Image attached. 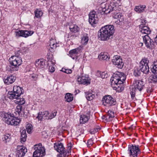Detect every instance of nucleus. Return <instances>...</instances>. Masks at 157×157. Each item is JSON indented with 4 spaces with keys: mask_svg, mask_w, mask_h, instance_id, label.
I'll return each mask as SVG.
<instances>
[{
    "mask_svg": "<svg viewBox=\"0 0 157 157\" xmlns=\"http://www.w3.org/2000/svg\"><path fill=\"white\" fill-rule=\"evenodd\" d=\"M33 33L32 31H23L22 30H19L15 32V34L17 36H22L25 37L31 36Z\"/></svg>",
    "mask_w": 157,
    "mask_h": 157,
    "instance_id": "10",
    "label": "nucleus"
},
{
    "mask_svg": "<svg viewBox=\"0 0 157 157\" xmlns=\"http://www.w3.org/2000/svg\"><path fill=\"white\" fill-rule=\"evenodd\" d=\"M146 8L145 5L141 6H137L135 8V10L138 13H141L143 11L144 9Z\"/></svg>",
    "mask_w": 157,
    "mask_h": 157,
    "instance_id": "32",
    "label": "nucleus"
},
{
    "mask_svg": "<svg viewBox=\"0 0 157 157\" xmlns=\"http://www.w3.org/2000/svg\"><path fill=\"white\" fill-rule=\"evenodd\" d=\"M49 71L51 72H53L54 71L55 69V68L53 66H49Z\"/></svg>",
    "mask_w": 157,
    "mask_h": 157,
    "instance_id": "45",
    "label": "nucleus"
},
{
    "mask_svg": "<svg viewBox=\"0 0 157 157\" xmlns=\"http://www.w3.org/2000/svg\"><path fill=\"white\" fill-rule=\"evenodd\" d=\"M56 144H55V146L54 147L56 151L59 153V154H60L61 155H64L65 153L66 152V151L65 150V148L63 146V145L62 143H60L56 145Z\"/></svg>",
    "mask_w": 157,
    "mask_h": 157,
    "instance_id": "14",
    "label": "nucleus"
},
{
    "mask_svg": "<svg viewBox=\"0 0 157 157\" xmlns=\"http://www.w3.org/2000/svg\"><path fill=\"white\" fill-rule=\"evenodd\" d=\"M30 77L34 80H36L37 78V75L35 74H33Z\"/></svg>",
    "mask_w": 157,
    "mask_h": 157,
    "instance_id": "47",
    "label": "nucleus"
},
{
    "mask_svg": "<svg viewBox=\"0 0 157 157\" xmlns=\"http://www.w3.org/2000/svg\"><path fill=\"white\" fill-rule=\"evenodd\" d=\"M116 74H114L113 75V77L110 79L111 84L112 85L116 84L117 85L118 84H122V82L121 80H119V77Z\"/></svg>",
    "mask_w": 157,
    "mask_h": 157,
    "instance_id": "16",
    "label": "nucleus"
},
{
    "mask_svg": "<svg viewBox=\"0 0 157 157\" xmlns=\"http://www.w3.org/2000/svg\"><path fill=\"white\" fill-rule=\"evenodd\" d=\"M134 85L132 87V89L131 90L130 94L131 98L133 99L135 97L136 91V89L139 91H141L144 86V84L143 82L140 80H138L134 83Z\"/></svg>",
    "mask_w": 157,
    "mask_h": 157,
    "instance_id": "5",
    "label": "nucleus"
},
{
    "mask_svg": "<svg viewBox=\"0 0 157 157\" xmlns=\"http://www.w3.org/2000/svg\"><path fill=\"white\" fill-rule=\"evenodd\" d=\"M13 90V92L9 91L8 94V97L10 99L18 98L24 93L23 89L18 86H14Z\"/></svg>",
    "mask_w": 157,
    "mask_h": 157,
    "instance_id": "4",
    "label": "nucleus"
},
{
    "mask_svg": "<svg viewBox=\"0 0 157 157\" xmlns=\"http://www.w3.org/2000/svg\"><path fill=\"white\" fill-rule=\"evenodd\" d=\"M53 40H50V44H54V43H53L52 42V41H53Z\"/></svg>",
    "mask_w": 157,
    "mask_h": 157,
    "instance_id": "62",
    "label": "nucleus"
},
{
    "mask_svg": "<svg viewBox=\"0 0 157 157\" xmlns=\"http://www.w3.org/2000/svg\"><path fill=\"white\" fill-rule=\"evenodd\" d=\"M1 117H3V119L5 121L6 123L8 124L13 125H17L19 123L20 121L14 117L11 116L8 113L2 112L1 114Z\"/></svg>",
    "mask_w": 157,
    "mask_h": 157,
    "instance_id": "3",
    "label": "nucleus"
},
{
    "mask_svg": "<svg viewBox=\"0 0 157 157\" xmlns=\"http://www.w3.org/2000/svg\"><path fill=\"white\" fill-rule=\"evenodd\" d=\"M100 128H95L94 129V131H92L90 132V133L91 134H94L95 132H98L99 130L100 129Z\"/></svg>",
    "mask_w": 157,
    "mask_h": 157,
    "instance_id": "48",
    "label": "nucleus"
},
{
    "mask_svg": "<svg viewBox=\"0 0 157 157\" xmlns=\"http://www.w3.org/2000/svg\"><path fill=\"white\" fill-rule=\"evenodd\" d=\"M103 104L104 105L109 106L115 105L116 104V101L109 95L104 97L102 100Z\"/></svg>",
    "mask_w": 157,
    "mask_h": 157,
    "instance_id": "8",
    "label": "nucleus"
},
{
    "mask_svg": "<svg viewBox=\"0 0 157 157\" xmlns=\"http://www.w3.org/2000/svg\"><path fill=\"white\" fill-rule=\"evenodd\" d=\"M139 147L138 145H129L128 151L129 152L130 155H132L133 157H138V154L140 153Z\"/></svg>",
    "mask_w": 157,
    "mask_h": 157,
    "instance_id": "7",
    "label": "nucleus"
},
{
    "mask_svg": "<svg viewBox=\"0 0 157 157\" xmlns=\"http://www.w3.org/2000/svg\"><path fill=\"white\" fill-rule=\"evenodd\" d=\"M135 124H132L130 126L129 128V129H133L136 127Z\"/></svg>",
    "mask_w": 157,
    "mask_h": 157,
    "instance_id": "56",
    "label": "nucleus"
},
{
    "mask_svg": "<svg viewBox=\"0 0 157 157\" xmlns=\"http://www.w3.org/2000/svg\"><path fill=\"white\" fill-rule=\"evenodd\" d=\"M115 117L114 112L111 110L108 111L107 115L106 116V120L107 121H111L112 118Z\"/></svg>",
    "mask_w": 157,
    "mask_h": 157,
    "instance_id": "23",
    "label": "nucleus"
},
{
    "mask_svg": "<svg viewBox=\"0 0 157 157\" xmlns=\"http://www.w3.org/2000/svg\"><path fill=\"white\" fill-rule=\"evenodd\" d=\"M57 112L55 111L54 112L50 114V115L48 116V117H47V120L51 119L54 118L56 115V113Z\"/></svg>",
    "mask_w": 157,
    "mask_h": 157,
    "instance_id": "38",
    "label": "nucleus"
},
{
    "mask_svg": "<svg viewBox=\"0 0 157 157\" xmlns=\"http://www.w3.org/2000/svg\"><path fill=\"white\" fill-rule=\"evenodd\" d=\"M48 65H49V64L50 65L51 64H52V66H53L55 64V62H54V61H49L48 60Z\"/></svg>",
    "mask_w": 157,
    "mask_h": 157,
    "instance_id": "50",
    "label": "nucleus"
},
{
    "mask_svg": "<svg viewBox=\"0 0 157 157\" xmlns=\"http://www.w3.org/2000/svg\"><path fill=\"white\" fill-rule=\"evenodd\" d=\"M88 40V37L87 36H83L82 38V40L84 41L85 43H87Z\"/></svg>",
    "mask_w": 157,
    "mask_h": 157,
    "instance_id": "44",
    "label": "nucleus"
},
{
    "mask_svg": "<svg viewBox=\"0 0 157 157\" xmlns=\"http://www.w3.org/2000/svg\"><path fill=\"white\" fill-rule=\"evenodd\" d=\"M143 41L145 44L146 46L149 49H151L153 45L151 39L149 36L147 35H145L143 36Z\"/></svg>",
    "mask_w": 157,
    "mask_h": 157,
    "instance_id": "11",
    "label": "nucleus"
},
{
    "mask_svg": "<svg viewBox=\"0 0 157 157\" xmlns=\"http://www.w3.org/2000/svg\"><path fill=\"white\" fill-rule=\"evenodd\" d=\"M116 8L115 5L113 3H111L110 5H107L105 8L103 9V11L105 14L108 13L115 10Z\"/></svg>",
    "mask_w": 157,
    "mask_h": 157,
    "instance_id": "15",
    "label": "nucleus"
},
{
    "mask_svg": "<svg viewBox=\"0 0 157 157\" xmlns=\"http://www.w3.org/2000/svg\"><path fill=\"white\" fill-rule=\"evenodd\" d=\"M89 117L84 115H81L80 117V121L81 124H84L88 121Z\"/></svg>",
    "mask_w": 157,
    "mask_h": 157,
    "instance_id": "25",
    "label": "nucleus"
},
{
    "mask_svg": "<svg viewBox=\"0 0 157 157\" xmlns=\"http://www.w3.org/2000/svg\"><path fill=\"white\" fill-rule=\"evenodd\" d=\"M33 129L32 126L30 124H27L26 127V129L28 133H30Z\"/></svg>",
    "mask_w": 157,
    "mask_h": 157,
    "instance_id": "37",
    "label": "nucleus"
},
{
    "mask_svg": "<svg viewBox=\"0 0 157 157\" xmlns=\"http://www.w3.org/2000/svg\"><path fill=\"white\" fill-rule=\"evenodd\" d=\"M9 157H11V156H9Z\"/></svg>",
    "mask_w": 157,
    "mask_h": 157,
    "instance_id": "64",
    "label": "nucleus"
},
{
    "mask_svg": "<svg viewBox=\"0 0 157 157\" xmlns=\"http://www.w3.org/2000/svg\"><path fill=\"white\" fill-rule=\"evenodd\" d=\"M22 107L21 105H18L17 106L16 108L15 109L16 111L19 114L22 111Z\"/></svg>",
    "mask_w": 157,
    "mask_h": 157,
    "instance_id": "39",
    "label": "nucleus"
},
{
    "mask_svg": "<svg viewBox=\"0 0 157 157\" xmlns=\"http://www.w3.org/2000/svg\"><path fill=\"white\" fill-rule=\"evenodd\" d=\"M100 77L102 78H106L108 76V75L105 72H102L101 73L100 72Z\"/></svg>",
    "mask_w": 157,
    "mask_h": 157,
    "instance_id": "42",
    "label": "nucleus"
},
{
    "mask_svg": "<svg viewBox=\"0 0 157 157\" xmlns=\"http://www.w3.org/2000/svg\"><path fill=\"white\" fill-rule=\"evenodd\" d=\"M35 13V17L38 18L41 17L43 14L41 10L38 9L36 10Z\"/></svg>",
    "mask_w": 157,
    "mask_h": 157,
    "instance_id": "34",
    "label": "nucleus"
},
{
    "mask_svg": "<svg viewBox=\"0 0 157 157\" xmlns=\"http://www.w3.org/2000/svg\"><path fill=\"white\" fill-rule=\"evenodd\" d=\"M45 65V61L43 59L38 60L36 62V66L39 68H43L44 67Z\"/></svg>",
    "mask_w": 157,
    "mask_h": 157,
    "instance_id": "20",
    "label": "nucleus"
},
{
    "mask_svg": "<svg viewBox=\"0 0 157 157\" xmlns=\"http://www.w3.org/2000/svg\"><path fill=\"white\" fill-rule=\"evenodd\" d=\"M113 17L115 19H118L119 21L121 22L122 21L124 20L123 16L121 15V13H116L115 14V13H114Z\"/></svg>",
    "mask_w": 157,
    "mask_h": 157,
    "instance_id": "29",
    "label": "nucleus"
},
{
    "mask_svg": "<svg viewBox=\"0 0 157 157\" xmlns=\"http://www.w3.org/2000/svg\"><path fill=\"white\" fill-rule=\"evenodd\" d=\"M77 81L80 82L79 84L84 85L90 84V82L88 78L84 76L78 78Z\"/></svg>",
    "mask_w": 157,
    "mask_h": 157,
    "instance_id": "19",
    "label": "nucleus"
},
{
    "mask_svg": "<svg viewBox=\"0 0 157 157\" xmlns=\"http://www.w3.org/2000/svg\"><path fill=\"white\" fill-rule=\"evenodd\" d=\"M117 75V76L119 77H121L124 76V74L123 73H121L120 72H117L116 74Z\"/></svg>",
    "mask_w": 157,
    "mask_h": 157,
    "instance_id": "49",
    "label": "nucleus"
},
{
    "mask_svg": "<svg viewBox=\"0 0 157 157\" xmlns=\"http://www.w3.org/2000/svg\"><path fill=\"white\" fill-rule=\"evenodd\" d=\"M11 139V135L9 134L4 135L2 138L3 141L5 143H7V142L10 141Z\"/></svg>",
    "mask_w": 157,
    "mask_h": 157,
    "instance_id": "26",
    "label": "nucleus"
},
{
    "mask_svg": "<svg viewBox=\"0 0 157 157\" xmlns=\"http://www.w3.org/2000/svg\"><path fill=\"white\" fill-rule=\"evenodd\" d=\"M65 98L66 99V101L68 102L71 101L73 99L72 95L69 93L66 94Z\"/></svg>",
    "mask_w": 157,
    "mask_h": 157,
    "instance_id": "31",
    "label": "nucleus"
},
{
    "mask_svg": "<svg viewBox=\"0 0 157 157\" xmlns=\"http://www.w3.org/2000/svg\"><path fill=\"white\" fill-rule=\"evenodd\" d=\"M106 116H103L102 117V119H105V120H106Z\"/></svg>",
    "mask_w": 157,
    "mask_h": 157,
    "instance_id": "60",
    "label": "nucleus"
},
{
    "mask_svg": "<svg viewBox=\"0 0 157 157\" xmlns=\"http://www.w3.org/2000/svg\"><path fill=\"white\" fill-rule=\"evenodd\" d=\"M26 137L27 136L26 133V131L25 130H23L21 133L20 139L21 143H23L26 141Z\"/></svg>",
    "mask_w": 157,
    "mask_h": 157,
    "instance_id": "24",
    "label": "nucleus"
},
{
    "mask_svg": "<svg viewBox=\"0 0 157 157\" xmlns=\"http://www.w3.org/2000/svg\"><path fill=\"white\" fill-rule=\"evenodd\" d=\"M40 144L34 146L35 151L33 153V157H42L45 155L44 148L42 147L41 144Z\"/></svg>",
    "mask_w": 157,
    "mask_h": 157,
    "instance_id": "6",
    "label": "nucleus"
},
{
    "mask_svg": "<svg viewBox=\"0 0 157 157\" xmlns=\"http://www.w3.org/2000/svg\"><path fill=\"white\" fill-rule=\"evenodd\" d=\"M67 69H66L62 68V71L64 73H66V71H67Z\"/></svg>",
    "mask_w": 157,
    "mask_h": 157,
    "instance_id": "59",
    "label": "nucleus"
},
{
    "mask_svg": "<svg viewBox=\"0 0 157 157\" xmlns=\"http://www.w3.org/2000/svg\"><path fill=\"white\" fill-rule=\"evenodd\" d=\"M141 72L142 71L140 67H137L134 70V75L136 76H139L141 74Z\"/></svg>",
    "mask_w": 157,
    "mask_h": 157,
    "instance_id": "33",
    "label": "nucleus"
},
{
    "mask_svg": "<svg viewBox=\"0 0 157 157\" xmlns=\"http://www.w3.org/2000/svg\"><path fill=\"white\" fill-rule=\"evenodd\" d=\"M78 50L77 49H75L71 50L69 51V54L71 55V56L73 54H76L78 53Z\"/></svg>",
    "mask_w": 157,
    "mask_h": 157,
    "instance_id": "41",
    "label": "nucleus"
},
{
    "mask_svg": "<svg viewBox=\"0 0 157 157\" xmlns=\"http://www.w3.org/2000/svg\"><path fill=\"white\" fill-rule=\"evenodd\" d=\"M140 46H142L143 45V43H140Z\"/></svg>",
    "mask_w": 157,
    "mask_h": 157,
    "instance_id": "61",
    "label": "nucleus"
},
{
    "mask_svg": "<svg viewBox=\"0 0 157 157\" xmlns=\"http://www.w3.org/2000/svg\"><path fill=\"white\" fill-rule=\"evenodd\" d=\"M93 143V142L91 140H89L88 141V147H90Z\"/></svg>",
    "mask_w": 157,
    "mask_h": 157,
    "instance_id": "51",
    "label": "nucleus"
},
{
    "mask_svg": "<svg viewBox=\"0 0 157 157\" xmlns=\"http://www.w3.org/2000/svg\"><path fill=\"white\" fill-rule=\"evenodd\" d=\"M70 30L74 33H76L78 32L79 30V28L76 25H74L72 28H70Z\"/></svg>",
    "mask_w": 157,
    "mask_h": 157,
    "instance_id": "35",
    "label": "nucleus"
},
{
    "mask_svg": "<svg viewBox=\"0 0 157 157\" xmlns=\"http://www.w3.org/2000/svg\"><path fill=\"white\" fill-rule=\"evenodd\" d=\"M150 78L153 82L157 83V75L155 74L153 75H151L150 76Z\"/></svg>",
    "mask_w": 157,
    "mask_h": 157,
    "instance_id": "36",
    "label": "nucleus"
},
{
    "mask_svg": "<svg viewBox=\"0 0 157 157\" xmlns=\"http://www.w3.org/2000/svg\"><path fill=\"white\" fill-rule=\"evenodd\" d=\"M16 54L15 56H11L9 59L10 65L8 67V70L10 71H17L18 69V67L21 64V59L19 57L18 54Z\"/></svg>",
    "mask_w": 157,
    "mask_h": 157,
    "instance_id": "2",
    "label": "nucleus"
},
{
    "mask_svg": "<svg viewBox=\"0 0 157 157\" xmlns=\"http://www.w3.org/2000/svg\"><path fill=\"white\" fill-rule=\"evenodd\" d=\"M66 155V154L63 155H61L60 154H59L57 155L58 157H65Z\"/></svg>",
    "mask_w": 157,
    "mask_h": 157,
    "instance_id": "57",
    "label": "nucleus"
},
{
    "mask_svg": "<svg viewBox=\"0 0 157 157\" xmlns=\"http://www.w3.org/2000/svg\"><path fill=\"white\" fill-rule=\"evenodd\" d=\"M50 47L52 48V49H53V48H56V44H50Z\"/></svg>",
    "mask_w": 157,
    "mask_h": 157,
    "instance_id": "52",
    "label": "nucleus"
},
{
    "mask_svg": "<svg viewBox=\"0 0 157 157\" xmlns=\"http://www.w3.org/2000/svg\"><path fill=\"white\" fill-rule=\"evenodd\" d=\"M140 31L143 34H146L148 35L150 34L151 30L149 28L146 26H142V25H140Z\"/></svg>",
    "mask_w": 157,
    "mask_h": 157,
    "instance_id": "18",
    "label": "nucleus"
},
{
    "mask_svg": "<svg viewBox=\"0 0 157 157\" xmlns=\"http://www.w3.org/2000/svg\"><path fill=\"white\" fill-rule=\"evenodd\" d=\"M139 67L142 72L145 74H147L149 71V68L147 64L146 65L140 64Z\"/></svg>",
    "mask_w": 157,
    "mask_h": 157,
    "instance_id": "22",
    "label": "nucleus"
},
{
    "mask_svg": "<svg viewBox=\"0 0 157 157\" xmlns=\"http://www.w3.org/2000/svg\"><path fill=\"white\" fill-rule=\"evenodd\" d=\"M113 64L119 68H122L123 66L124 63L122 60L120 58V56H113L112 60Z\"/></svg>",
    "mask_w": 157,
    "mask_h": 157,
    "instance_id": "9",
    "label": "nucleus"
},
{
    "mask_svg": "<svg viewBox=\"0 0 157 157\" xmlns=\"http://www.w3.org/2000/svg\"><path fill=\"white\" fill-rule=\"evenodd\" d=\"M75 58H74V57H72V59H75Z\"/></svg>",
    "mask_w": 157,
    "mask_h": 157,
    "instance_id": "63",
    "label": "nucleus"
},
{
    "mask_svg": "<svg viewBox=\"0 0 157 157\" xmlns=\"http://www.w3.org/2000/svg\"><path fill=\"white\" fill-rule=\"evenodd\" d=\"M16 77L15 76L11 75L7 77V78L4 80V82L8 85L13 83L15 80Z\"/></svg>",
    "mask_w": 157,
    "mask_h": 157,
    "instance_id": "21",
    "label": "nucleus"
},
{
    "mask_svg": "<svg viewBox=\"0 0 157 157\" xmlns=\"http://www.w3.org/2000/svg\"><path fill=\"white\" fill-rule=\"evenodd\" d=\"M113 25H107L102 27L98 32V35L101 40H107L114 33Z\"/></svg>",
    "mask_w": 157,
    "mask_h": 157,
    "instance_id": "1",
    "label": "nucleus"
},
{
    "mask_svg": "<svg viewBox=\"0 0 157 157\" xmlns=\"http://www.w3.org/2000/svg\"><path fill=\"white\" fill-rule=\"evenodd\" d=\"M49 115L48 112V111H45L43 112H39L37 118L40 121L47 120V117H48V115Z\"/></svg>",
    "mask_w": 157,
    "mask_h": 157,
    "instance_id": "17",
    "label": "nucleus"
},
{
    "mask_svg": "<svg viewBox=\"0 0 157 157\" xmlns=\"http://www.w3.org/2000/svg\"><path fill=\"white\" fill-rule=\"evenodd\" d=\"M72 71L71 69H67L66 71V73L67 74H70L72 73Z\"/></svg>",
    "mask_w": 157,
    "mask_h": 157,
    "instance_id": "55",
    "label": "nucleus"
},
{
    "mask_svg": "<svg viewBox=\"0 0 157 157\" xmlns=\"http://www.w3.org/2000/svg\"><path fill=\"white\" fill-rule=\"evenodd\" d=\"M68 149H69V150H70L71 149V148L72 147V146L71 143V142L69 143L68 144Z\"/></svg>",
    "mask_w": 157,
    "mask_h": 157,
    "instance_id": "54",
    "label": "nucleus"
},
{
    "mask_svg": "<svg viewBox=\"0 0 157 157\" xmlns=\"http://www.w3.org/2000/svg\"><path fill=\"white\" fill-rule=\"evenodd\" d=\"M155 43L157 44V35H156V36L155 38Z\"/></svg>",
    "mask_w": 157,
    "mask_h": 157,
    "instance_id": "58",
    "label": "nucleus"
},
{
    "mask_svg": "<svg viewBox=\"0 0 157 157\" xmlns=\"http://www.w3.org/2000/svg\"><path fill=\"white\" fill-rule=\"evenodd\" d=\"M119 80H121L122 82V83L124 82V80L126 79V76L125 75H124V76H123L121 77H119Z\"/></svg>",
    "mask_w": 157,
    "mask_h": 157,
    "instance_id": "46",
    "label": "nucleus"
},
{
    "mask_svg": "<svg viewBox=\"0 0 157 157\" xmlns=\"http://www.w3.org/2000/svg\"><path fill=\"white\" fill-rule=\"evenodd\" d=\"M95 15L96 12L94 11L91 12L89 14V21L92 25L96 24L97 22V18L95 17Z\"/></svg>",
    "mask_w": 157,
    "mask_h": 157,
    "instance_id": "13",
    "label": "nucleus"
},
{
    "mask_svg": "<svg viewBox=\"0 0 157 157\" xmlns=\"http://www.w3.org/2000/svg\"><path fill=\"white\" fill-rule=\"evenodd\" d=\"M152 72L154 74H157V65H154L151 69Z\"/></svg>",
    "mask_w": 157,
    "mask_h": 157,
    "instance_id": "40",
    "label": "nucleus"
},
{
    "mask_svg": "<svg viewBox=\"0 0 157 157\" xmlns=\"http://www.w3.org/2000/svg\"><path fill=\"white\" fill-rule=\"evenodd\" d=\"M85 96L87 100L90 101L94 98L95 96L94 94H93L89 92H87L85 93Z\"/></svg>",
    "mask_w": 157,
    "mask_h": 157,
    "instance_id": "28",
    "label": "nucleus"
},
{
    "mask_svg": "<svg viewBox=\"0 0 157 157\" xmlns=\"http://www.w3.org/2000/svg\"><path fill=\"white\" fill-rule=\"evenodd\" d=\"M18 150L17 151V157H23L27 152L26 148L23 146L17 147Z\"/></svg>",
    "mask_w": 157,
    "mask_h": 157,
    "instance_id": "12",
    "label": "nucleus"
},
{
    "mask_svg": "<svg viewBox=\"0 0 157 157\" xmlns=\"http://www.w3.org/2000/svg\"><path fill=\"white\" fill-rule=\"evenodd\" d=\"M147 21L146 20H142L141 21V24L140 25H142V26H144V25H145V24L146 23Z\"/></svg>",
    "mask_w": 157,
    "mask_h": 157,
    "instance_id": "53",
    "label": "nucleus"
},
{
    "mask_svg": "<svg viewBox=\"0 0 157 157\" xmlns=\"http://www.w3.org/2000/svg\"><path fill=\"white\" fill-rule=\"evenodd\" d=\"M148 61L147 59H143L140 62V64L146 65L147 64L148 65Z\"/></svg>",
    "mask_w": 157,
    "mask_h": 157,
    "instance_id": "43",
    "label": "nucleus"
},
{
    "mask_svg": "<svg viewBox=\"0 0 157 157\" xmlns=\"http://www.w3.org/2000/svg\"><path fill=\"white\" fill-rule=\"evenodd\" d=\"M98 57L100 60H108L109 59V57L107 55L106 53H101L100 54V55L98 56Z\"/></svg>",
    "mask_w": 157,
    "mask_h": 157,
    "instance_id": "30",
    "label": "nucleus"
},
{
    "mask_svg": "<svg viewBox=\"0 0 157 157\" xmlns=\"http://www.w3.org/2000/svg\"><path fill=\"white\" fill-rule=\"evenodd\" d=\"M13 99H16V100H14L15 103L18 105H21L25 104V101L23 98H13Z\"/></svg>",
    "mask_w": 157,
    "mask_h": 157,
    "instance_id": "27",
    "label": "nucleus"
}]
</instances>
